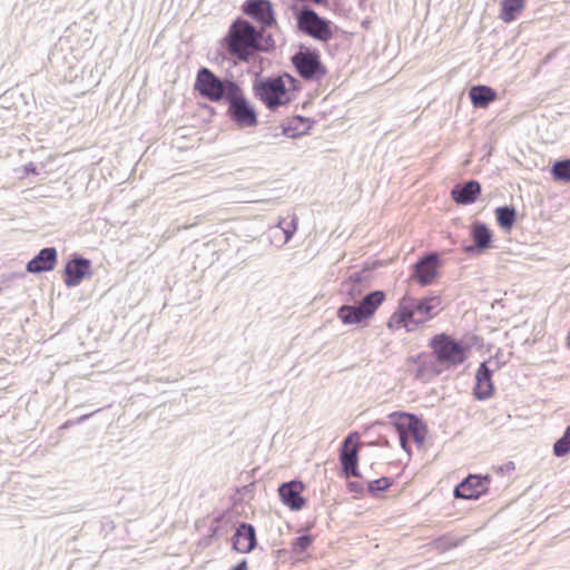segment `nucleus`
I'll use <instances>...</instances> for the list:
<instances>
[{"label":"nucleus","mask_w":570,"mask_h":570,"mask_svg":"<svg viewBox=\"0 0 570 570\" xmlns=\"http://www.w3.org/2000/svg\"><path fill=\"white\" fill-rule=\"evenodd\" d=\"M263 35L250 22L244 19L235 20L224 39L228 52L242 61H248L257 50H263Z\"/></svg>","instance_id":"1"},{"label":"nucleus","mask_w":570,"mask_h":570,"mask_svg":"<svg viewBox=\"0 0 570 570\" xmlns=\"http://www.w3.org/2000/svg\"><path fill=\"white\" fill-rule=\"evenodd\" d=\"M296 80L285 73L279 77H268L254 83V94L268 109L275 110L291 101V96L286 83L295 89Z\"/></svg>","instance_id":"2"},{"label":"nucleus","mask_w":570,"mask_h":570,"mask_svg":"<svg viewBox=\"0 0 570 570\" xmlns=\"http://www.w3.org/2000/svg\"><path fill=\"white\" fill-rule=\"evenodd\" d=\"M238 83L230 79H220L210 69L203 67L197 71L195 90L213 102L227 100Z\"/></svg>","instance_id":"3"},{"label":"nucleus","mask_w":570,"mask_h":570,"mask_svg":"<svg viewBox=\"0 0 570 570\" xmlns=\"http://www.w3.org/2000/svg\"><path fill=\"white\" fill-rule=\"evenodd\" d=\"M385 299L383 291H373L362 297L357 305H342L337 309V317L344 325H355L371 318Z\"/></svg>","instance_id":"4"},{"label":"nucleus","mask_w":570,"mask_h":570,"mask_svg":"<svg viewBox=\"0 0 570 570\" xmlns=\"http://www.w3.org/2000/svg\"><path fill=\"white\" fill-rule=\"evenodd\" d=\"M430 347L436 361L448 367L458 366L466 358L463 345L444 333L434 335L430 341Z\"/></svg>","instance_id":"5"},{"label":"nucleus","mask_w":570,"mask_h":570,"mask_svg":"<svg viewBox=\"0 0 570 570\" xmlns=\"http://www.w3.org/2000/svg\"><path fill=\"white\" fill-rule=\"evenodd\" d=\"M226 101L228 104L227 116L238 127H254L258 124L257 112L239 85Z\"/></svg>","instance_id":"6"},{"label":"nucleus","mask_w":570,"mask_h":570,"mask_svg":"<svg viewBox=\"0 0 570 570\" xmlns=\"http://www.w3.org/2000/svg\"><path fill=\"white\" fill-rule=\"evenodd\" d=\"M298 29L320 41H328L333 37L330 21L320 17L309 7H304L296 16Z\"/></svg>","instance_id":"7"},{"label":"nucleus","mask_w":570,"mask_h":570,"mask_svg":"<svg viewBox=\"0 0 570 570\" xmlns=\"http://www.w3.org/2000/svg\"><path fill=\"white\" fill-rule=\"evenodd\" d=\"M298 75L306 80H318L326 75L320 55L315 51H298L292 58Z\"/></svg>","instance_id":"8"},{"label":"nucleus","mask_w":570,"mask_h":570,"mask_svg":"<svg viewBox=\"0 0 570 570\" xmlns=\"http://www.w3.org/2000/svg\"><path fill=\"white\" fill-rule=\"evenodd\" d=\"M392 423L397 431L405 432L409 438L411 436L419 446H422L425 441L426 428L421 419L414 414L409 413H392L390 415Z\"/></svg>","instance_id":"9"},{"label":"nucleus","mask_w":570,"mask_h":570,"mask_svg":"<svg viewBox=\"0 0 570 570\" xmlns=\"http://www.w3.org/2000/svg\"><path fill=\"white\" fill-rule=\"evenodd\" d=\"M403 299L409 301V304L411 305V317L413 325L416 327L433 318L434 315L438 314L441 305V301L436 296L424 297L421 299H415L412 296H404Z\"/></svg>","instance_id":"10"},{"label":"nucleus","mask_w":570,"mask_h":570,"mask_svg":"<svg viewBox=\"0 0 570 570\" xmlns=\"http://www.w3.org/2000/svg\"><path fill=\"white\" fill-rule=\"evenodd\" d=\"M243 12L258 22L263 30L275 23V13L269 0H246L242 6Z\"/></svg>","instance_id":"11"},{"label":"nucleus","mask_w":570,"mask_h":570,"mask_svg":"<svg viewBox=\"0 0 570 570\" xmlns=\"http://www.w3.org/2000/svg\"><path fill=\"white\" fill-rule=\"evenodd\" d=\"M489 476L470 474L454 489V497L466 500H476L487 491Z\"/></svg>","instance_id":"12"},{"label":"nucleus","mask_w":570,"mask_h":570,"mask_svg":"<svg viewBox=\"0 0 570 570\" xmlns=\"http://www.w3.org/2000/svg\"><path fill=\"white\" fill-rule=\"evenodd\" d=\"M358 439L357 433H351L343 442L341 453H340V462L342 466V471L346 478L350 476H361L357 470V452L358 445L351 444L353 438Z\"/></svg>","instance_id":"13"},{"label":"nucleus","mask_w":570,"mask_h":570,"mask_svg":"<svg viewBox=\"0 0 570 570\" xmlns=\"http://www.w3.org/2000/svg\"><path fill=\"white\" fill-rule=\"evenodd\" d=\"M91 263L89 259L75 256L70 259L65 267L66 278L65 284L68 287L77 286L81 281L90 274Z\"/></svg>","instance_id":"14"},{"label":"nucleus","mask_w":570,"mask_h":570,"mask_svg":"<svg viewBox=\"0 0 570 570\" xmlns=\"http://www.w3.org/2000/svg\"><path fill=\"white\" fill-rule=\"evenodd\" d=\"M303 490H304V484L301 481H289V482L283 483L278 488V494L281 497L282 502L286 507H288L293 511H298L305 504V500L301 495Z\"/></svg>","instance_id":"15"},{"label":"nucleus","mask_w":570,"mask_h":570,"mask_svg":"<svg viewBox=\"0 0 570 570\" xmlns=\"http://www.w3.org/2000/svg\"><path fill=\"white\" fill-rule=\"evenodd\" d=\"M233 549L240 553H247L257 544L255 528L249 523H240L233 538Z\"/></svg>","instance_id":"16"},{"label":"nucleus","mask_w":570,"mask_h":570,"mask_svg":"<svg viewBox=\"0 0 570 570\" xmlns=\"http://www.w3.org/2000/svg\"><path fill=\"white\" fill-rule=\"evenodd\" d=\"M56 264L57 249L55 247H45L28 262L27 271L33 274L49 272L55 268Z\"/></svg>","instance_id":"17"},{"label":"nucleus","mask_w":570,"mask_h":570,"mask_svg":"<svg viewBox=\"0 0 570 570\" xmlns=\"http://www.w3.org/2000/svg\"><path fill=\"white\" fill-rule=\"evenodd\" d=\"M481 194V185L476 180H469L464 184L455 185L451 195L456 204L470 205L473 204Z\"/></svg>","instance_id":"18"},{"label":"nucleus","mask_w":570,"mask_h":570,"mask_svg":"<svg viewBox=\"0 0 570 570\" xmlns=\"http://www.w3.org/2000/svg\"><path fill=\"white\" fill-rule=\"evenodd\" d=\"M439 263L438 254H430L420 261H417L414 265L415 275L417 277L419 283L422 286H426L432 283L435 278L438 271L436 265Z\"/></svg>","instance_id":"19"},{"label":"nucleus","mask_w":570,"mask_h":570,"mask_svg":"<svg viewBox=\"0 0 570 570\" xmlns=\"http://www.w3.org/2000/svg\"><path fill=\"white\" fill-rule=\"evenodd\" d=\"M474 396L478 400H487L493 393L492 370L487 362L480 364L475 374Z\"/></svg>","instance_id":"20"},{"label":"nucleus","mask_w":570,"mask_h":570,"mask_svg":"<svg viewBox=\"0 0 570 570\" xmlns=\"http://www.w3.org/2000/svg\"><path fill=\"white\" fill-rule=\"evenodd\" d=\"M366 275L364 272H356L348 276L341 285V293L348 302H356L365 288Z\"/></svg>","instance_id":"21"},{"label":"nucleus","mask_w":570,"mask_h":570,"mask_svg":"<svg viewBox=\"0 0 570 570\" xmlns=\"http://www.w3.org/2000/svg\"><path fill=\"white\" fill-rule=\"evenodd\" d=\"M410 307L411 305L409 304V301H404L402 298L399 302L396 311L389 318L387 327L390 330H399L401 327H405L409 332L415 330L416 326L413 325Z\"/></svg>","instance_id":"22"},{"label":"nucleus","mask_w":570,"mask_h":570,"mask_svg":"<svg viewBox=\"0 0 570 570\" xmlns=\"http://www.w3.org/2000/svg\"><path fill=\"white\" fill-rule=\"evenodd\" d=\"M471 235L474 242V246H466L464 248L466 253H471L472 250H474V248H478L479 250H484L490 246V243L492 240V233L484 223L475 222L472 225Z\"/></svg>","instance_id":"23"},{"label":"nucleus","mask_w":570,"mask_h":570,"mask_svg":"<svg viewBox=\"0 0 570 570\" xmlns=\"http://www.w3.org/2000/svg\"><path fill=\"white\" fill-rule=\"evenodd\" d=\"M470 98L474 107L485 108L497 98V92L488 86H473L470 89Z\"/></svg>","instance_id":"24"},{"label":"nucleus","mask_w":570,"mask_h":570,"mask_svg":"<svg viewBox=\"0 0 570 570\" xmlns=\"http://www.w3.org/2000/svg\"><path fill=\"white\" fill-rule=\"evenodd\" d=\"M524 6L525 0H501L500 19L507 23L514 21Z\"/></svg>","instance_id":"25"},{"label":"nucleus","mask_w":570,"mask_h":570,"mask_svg":"<svg viewBox=\"0 0 570 570\" xmlns=\"http://www.w3.org/2000/svg\"><path fill=\"white\" fill-rule=\"evenodd\" d=\"M495 217L498 224L505 230H510L517 219V212L514 207L501 206L495 209Z\"/></svg>","instance_id":"26"},{"label":"nucleus","mask_w":570,"mask_h":570,"mask_svg":"<svg viewBox=\"0 0 570 570\" xmlns=\"http://www.w3.org/2000/svg\"><path fill=\"white\" fill-rule=\"evenodd\" d=\"M551 175L556 180L570 183V159L557 160L551 167Z\"/></svg>","instance_id":"27"},{"label":"nucleus","mask_w":570,"mask_h":570,"mask_svg":"<svg viewBox=\"0 0 570 570\" xmlns=\"http://www.w3.org/2000/svg\"><path fill=\"white\" fill-rule=\"evenodd\" d=\"M570 452V425L566 428L562 436L553 444V454L562 458Z\"/></svg>","instance_id":"28"},{"label":"nucleus","mask_w":570,"mask_h":570,"mask_svg":"<svg viewBox=\"0 0 570 570\" xmlns=\"http://www.w3.org/2000/svg\"><path fill=\"white\" fill-rule=\"evenodd\" d=\"M313 542V537L309 534H304L295 538L292 543L293 552L296 554L303 553Z\"/></svg>","instance_id":"29"},{"label":"nucleus","mask_w":570,"mask_h":570,"mask_svg":"<svg viewBox=\"0 0 570 570\" xmlns=\"http://www.w3.org/2000/svg\"><path fill=\"white\" fill-rule=\"evenodd\" d=\"M392 482L389 478H380L368 482V492L376 494L377 492L385 491L391 487Z\"/></svg>","instance_id":"30"},{"label":"nucleus","mask_w":570,"mask_h":570,"mask_svg":"<svg viewBox=\"0 0 570 570\" xmlns=\"http://www.w3.org/2000/svg\"><path fill=\"white\" fill-rule=\"evenodd\" d=\"M307 121L306 118L304 117H296L292 120V122L287 126V127H284L283 128V132L284 135L288 136V137H296V136H299L301 134H303L306 128L304 129H299L297 126H293L294 122H302V124H305Z\"/></svg>","instance_id":"31"},{"label":"nucleus","mask_w":570,"mask_h":570,"mask_svg":"<svg viewBox=\"0 0 570 570\" xmlns=\"http://www.w3.org/2000/svg\"><path fill=\"white\" fill-rule=\"evenodd\" d=\"M277 227H279L283 230L285 235V243H287L297 229V218L294 216L292 220L286 224L284 220H281Z\"/></svg>","instance_id":"32"},{"label":"nucleus","mask_w":570,"mask_h":570,"mask_svg":"<svg viewBox=\"0 0 570 570\" xmlns=\"http://www.w3.org/2000/svg\"><path fill=\"white\" fill-rule=\"evenodd\" d=\"M433 546L439 551H446L453 547H456V542H453L450 538L442 537L433 542Z\"/></svg>","instance_id":"33"},{"label":"nucleus","mask_w":570,"mask_h":570,"mask_svg":"<svg viewBox=\"0 0 570 570\" xmlns=\"http://www.w3.org/2000/svg\"><path fill=\"white\" fill-rule=\"evenodd\" d=\"M399 432V439H400V444L402 446V449L404 451H406L407 453H410V448H409V435L402 431H397Z\"/></svg>","instance_id":"34"},{"label":"nucleus","mask_w":570,"mask_h":570,"mask_svg":"<svg viewBox=\"0 0 570 570\" xmlns=\"http://www.w3.org/2000/svg\"><path fill=\"white\" fill-rule=\"evenodd\" d=\"M348 490H350L351 492H354V493H356V494H360V493H362V492H363V490H364V489H363V485H362L360 482H357V481H352V482H350V483H348Z\"/></svg>","instance_id":"35"},{"label":"nucleus","mask_w":570,"mask_h":570,"mask_svg":"<svg viewBox=\"0 0 570 570\" xmlns=\"http://www.w3.org/2000/svg\"><path fill=\"white\" fill-rule=\"evenodd\" d=\"M236 570H247V561L246 560H242L239 563H237L235 567H234Z\"/></svg>","instance_id":"36"},{"label":"nucleus","mask_w":570,"mask_h":570,"mask_svg":"<svg viewBox=\"0 0 570 570\" xmlns=\"http://www.w3.org/2000/svg\"><path fill=\"white\" fill-rule=\"evenodd\" d=\"M24 170H26L27 173L37 174V171H36V166H35L32 163H29V164L24 167Z\"/></svg>","instance_id":"37"},{"label":"nucleus","mask_w":570,"mask_h":570,"mask_svg":"<svg viewBox=\"0 0 570 570\" xmlns=\"http://www.w3.org/2000/svg\"><path fill=\"white\" fill-rule=\"evenodd\" d=\"M91 414H86V415H82L78 419V422H83L85 420H87Z\"/></svg>","instance_id":"38"}]
</instances>
